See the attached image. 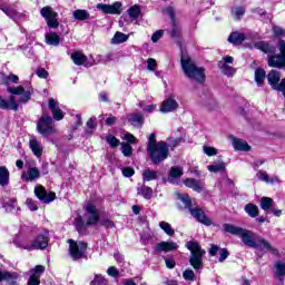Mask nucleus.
Instances as JSON below:
<instances>
[{
    "mask_svg": "<svg viewBox=\"0 0 285 285\" xmlns=\"http://www.w3.org/2000/svg\"><path fill=\"white\" fill-rule=\"evenodd\" d=\"M50 242V232L45 229L33 240H30V236L18 237L13 240L17 248H23L24 250H45L48 248Z\"/></svg>",
    "mask_w": 285,
    "mask_h": 285,
    "instance_id": "nucleus-1",
    "label": "nucleus"
},
{
    "mask_svg": "<svg viewBox=\"0 0 285 285\" xmlns=\"http://www.w3.org/2000/svg\"><path fill=\"white\" fill-rule=\"evenodd\" d=\"M181 68L185 77L196 81L197 83H204L206 81V69L203 67H197L195 60L187 53H181Z\"/></svg>",
    "mask_w": 285,
    "mask_h": 285,
    "instance_id": "nucleus-2",
    "label": "nucleus"
},
{
    "mask_svg": "<svg viewBox=\"0 0 285 285\" xmlns=\"http://www.w3.org/2000/svg\"><path fill=\"white\" fill-rule=\"evenodd\" d=\"M85 210L86 213L83 217L78 216L75 222V226L78 233H83L87 226H97V224H99V210H97L95 205L88 203L85 206Z\"/></svg>",
    "mask_w": 285,
    "mask_h": 285,
    "instance_id": "nucleus-3",
    "label": "nucleus"
},
{
    "mask_svg": "<svg viewBox=\"0 0 285 285\" xmlns=\"http://www.w3.org/2000/svg\"><path fill=\"white\" fill-rule=\"evenodd\" d=\"M238 237H240L243 244L249 248H261V250H269L271 253H275V249L273 246H271V243L259 236H256L255 233L248 229L243 228Z\"/></svg>",
    "mask_w": 285,
    "mask_h": 285,
    "instance_id": "nucleus-4",
    "label": "nucleus"
},
{
    "mask_svg": "<svg viewBox=\"0 0 285 285\" xmlns=\"http://www.w3.org/2000/svg\"><path fill=\"white\" fill-rule=\"evenodd\" d=\"M186 247L190 250L189 264L196 271L204 268V255L206 252L202 249V246L197 242H187Z\"/></svg>",
    "mask_w": 285,
    "mask_h": 285,
    "instance_id": "nucleus-5",
    "label": "nucleus"
},
{
    "mask_svg": "<svg viewBox=\"0 0 285 285\" xmlns=\"http://www.w3.org/2000/svg\"><path fill=\"white\" fill-rule=\"evenodd\" d=\"M147 153L153 164H161L168 159V145L164 141H158L157 145H147Z\"/></svg>",
    "mask_w": 285,
    "mask_h": 285,
    "instance_id": "nucleus-6",
    "label": "nucleus"
},
{
    "mask_svg": "<svg viewBox=\"0 0 285 285\" xmlns=\"http://www.w3.org/2000/svg\"><path fill=\"white\" fill-rule=\"evenodd\" d=\"M37 132L42 137H50L57 132L52 117L43 115L37 122Z\"/></svg>",
    "mask_w": 285,
    "mask_h": 285,
    "instance_id": "nucleus-7",
    "label": "nucleus"
},
{
    "mask_svg": "<svg viewBox=\"0 0 285 285\" xmlns=\"http://www.w3.org/2000/svg\"><path fill=\"white\" fill-rule=\"evenodd\" d=\"M279 55L268 57L267 63L271 68H285V41L279 40L277 43Z\"/></svg>",
    "mask_w": 285,
    "mask_h": 285,
    "instance_id": "nucleus-8",
    "label": "nucleus"
},
{
    "mask_svg": "<svg viewBox=\"0 0 285 285\" xmlns=\"http://www.w3.org/2000/svg\"><path fill=\"white\" fill-rule=\"evenodd\" d=\"M69 244V253L72 259H81L83 255H86V250L88 248V244L85 242H75L72 239L68 240Z\"/></svg>",
    "mask_w": 285,
    "mask_h": 285,
    "instance_id": "nucleus-9",
    "label": "nucleus"
},
{
    "mask_svg": "<svg viewBox=\"0 0 285 285\" xmlns=\"http://www.w3.org/2000/svg\"><path fill=\"white\" fill-rule=\"evenodd\" d=\"M41 17L47 21L49 28H59V21L57 20V11L52 10V7L47 6L40 10Z\"/></svg>",
    "mask_w": 285,
    "mask_h": 285,
    "instance_id": "nucleus-10",
    "label": "nucleus"
},
{
    "mask_svg": "<svg viewBox=\"0 0 285 285\" xmlns=\"http://www.w3.org/2000/svg\"><path fill=\"white\" fill-rule=\"evenodd\" d=\"M279 79H282V75L277 70H271L267 75L269 86H272L273 90H277V92L283 90L285 87V78H283L281 82Z\"/></svg>",
    "mask_w": 285,
    "mask_h": 285,
    "instance_id": "nucleus-11",
    "label": "nucleus"
},
{
    "mask_svg": "<svg viewBox=\"0 0 285 285\" xmlns=\"http://www.w3.org/2000/svg\"><path fill=\"white\" fill-rule=\"evenodd\" d=\"M233 61H235V59L232 56H225L218 61V68L222 70L223 75H226V77H234L235 72H237L236 68L229 66Z\"/></svg>",
    "mask_w": 285,
    "mask_h": 285,
    "instance_id": "nucleus-12",
    "label": "nucleus"
},
{
    "mask_svg": "<svg viewBox=\"0 0 285 285\" xmlns=\"http://www.w3.org/2000/svg\"><path fill=\"white\" fill-rule=\"evenodd\" d=\"M7 92H10V95H21V104H28V101H30V97H32V90H26L23 86L8 87Z\"/></svg>",
    "mask_w": 285,
    "mask_h": 285,
    "instance_id": "nucleus-13",
    "label": "nucleus"
},
{
    "mask_svg": "<svg viewBox=\"0 0 285 285\" xmlns=\"http://www.w3.org/2000/svg\"><path fill=\"white\" fill-rule=\"evenodd\" d=\"M35 195L40 199V202H43V204H50V202H55L56 194L53 191H46V188L43 186H37L35 188Z\"/></svg>",
    "mask_w": 285,
    "mask_h": 285,
    "instance_id": "nucleus-14",
    "label": "nucleus"
},
{
    "mask_svg": "<svg viewBox=\"0 0 285 285\" xmlns=\"http://www.w3.org/2000/svg\"><path fill=\"white\" fill-rule=\"evenodd\" d=\"M96 8L105 14H121V2H115L114 4L98 3Z\"/></svg>",
    "mask_w": 285,
    "mask_h": 285,
    "instance_id": "nucleus-15",
    "label": "nucleus"
},
{
    "mask_svg": "<svg viewBox=\"0 0 285 285\" xmlns=\"http://www.w3.org/2000/svg\"><path fill=\"white\" fill-rule=\"evenodd\" d=\"M189 213L191 217H195L199 224H204V226H213V220L206 216V214L202 210V208H189Z\"/></svg>",
    "mask_w": 285,
    "mask_h": 285,
    "instance_id": "nucleus-16",
    "label": "nucleus"
},
{
    "mask_svg": "<svg viewBox=\"0 0 285 285\" xmlns=\"http://www.w3.org/2000/svg\"><path fill=\"white\" fill-rule=\"evenodd\" d=\"M177 248H179V245L173 240H163L155 246L156 253H173Z\"/></svg>",
    "mask_w": 285,
    "mask_h": 285,
    "instance_id": "nucleus-17",
    "label": "nucleus"
},
{
    "mask_svg": "<svg viewBox=\"0 0 285 285\" xmlns=\"http://www.w3.org/2000/svg\"><path fill=\"white\" fill-rule=\"evenodd\" d=\"M29 148L31 153L39 159L43 155V144L37 139V136H30L29 138Z\"/></svg>",
    "mask_w": 285,
    "mask_h": 285,
    "instance_id": "nucleus-18",
    "label": "nucleus"
},
{
    "mask_svg": "<svg viewBox=\"0 0 285 285\" xmlns=\"http://www.w3.org/2000/svg\"><path fill=\"white\" fill-rule=\"evenodd\" d=\"M0 108L1 110H19V102L17 97L10 96L8 100L0 96Z\"/></svg>",
    "mask_w": 285,
    "mask_h": 285,
    "instance_id": "nucleus-19",
    "label": "nucleus"
},
{
    "mask_svg": "<svg viewBox=\"0 0 285 285\" xmlns=\"http://www.w3.org/2000/svg\"><path fill=\"white\" fill-rule=\"evenodd\" d=\"M41 177V171L37 167H29L21 174L22 181H37Z\"/></svg>",
    "mask_w": 285,
    "mask_h": 285,
    "instance_id": "nucleus-20",
    "label": "nucleus"
},
{
    "mask_svg": "<svg viewBox=\"0 0 285 285\" xmlns=\"http://www.w3.org/2000/svg\"><path fill=\"white\" fill-rule=\"evenodd\" d=\"M49 109L51 110V115L55 121H61L63 119V111L59 108V102L55 100V98H50L48 102Z\"/></svg>",
    "mask_w": 285,
    "mask_h": 285,
    "instance_id": "nucleus-21",
    "label": "nucleus"
},
{
    "mask_svg": "<svg viewBox=\"0 0 285 285\" xmlns=\"http://www.w3.org/2000/svg\"><path fill=\"white\" fill-rule=\"evenodd\" d=\"M179 108V104L173 97H169L160 105V112H175Z\"/></svg>",
    "mask_w": 285,
    "mask_h": 285,
    "instance_id": "nucleus-22",
    "label": "nucleus"
},
{
    "mask_svg": "<svg viewBox=\"0 0 285 285\" xmlns=\"http://www.w3.org/2000/svg\"><path fill=\"white\" fill-rule=\"evenodd\" d=\"M256 177L259 181H264L265 184H279V177L269 176L268 173L264 170L257 171Z\"/></svg>",
    "mask_w": 285,
    "mask_h": 285,
    "instance_id": "nucleus-23",
    "label": "nucleus"
},
{
    "mask_svg": "<svg viewBox=\"0 0 285 285\" xmlns=\"http://www.w3.org/2000/svg\"><path fill=\"white\" fill-rule=\"evenodd\" d=\"M183 184L187 188H193L195 190V193H202V190H204V184H202V181H199L195 178H186L183 180Z\"/></svg>",
    "mask_w": 285,
    "mask_h": 285,
    "instance_id": "nucleus-24",
    "label": "nucleus"
},
{
    "mask_svg": "<svg viewBox=\"0 0 285 285\" xmlns=\"http://www.w3.org/2000/svg\"><path fill=\"white\" fill-rule=\"evenodd\" d=\"M184 175V168L174 166L169 169L168 181L169 184H177V179Z\"/></svg>",
    "mask_w": 285,
    "mask_h": 285,
    "instance_id": "nucleus-25",
    "label": "nucleus"
},
{
    "mask_svg": "<svg viewBox=\"0 0 285 285\" xmlns=\"http://www.w3.org/2000/svg\"><path fill=\"white\" fill-rule=\"evenodd\" d=\"M255 48H257V50H262L265 55H273L276 50L275 45L266 41L257 42Z\"/></svg>",
    "mask_w": 285,
    "mask_h": 285,
    "instance_id": "nucleus-26",
    "label": "nucleus"
},
{
    "mask_svg": "<svg viewBox=\"0 0 285 285\" xmlns=\"http://www.w3.org/2000/svg\"><path fill=\"white\" fill-rule=\"evenodd\" d=\"M245 40H246V36L237 31L232 32L230 36L228 37L229 43H234V46H239L244 43Z\"/></svg>",
    "mask_w": 285,
    "mask_h": 285,
    "instance_id": "nucleus-27",
    "label": "nucleus"
},
{
    "mask_svg": "<svg viewBox=\"0 0 285 285\" xmlns=\"http://www.w3.org/2000/svg\"><path fill=\"white\" fill-rule=\"evenodd\" d=\"M128 17L131 19V21H137L139 17L141 16V6L134 4L127 10Z\"/></svg>",
    "mask_w": 285,
    "mask_h": 285,
    "instance_id": "nucleus-28",
    "label": "nucleus"
},
{
    "mask_svg": "<svg viewBox=\"0 0 285 285\" xmlns=\"http://www.w3.org/2000/svg\"><path fill=\"white\" fill-rule=\"evenodd\" d=\"M10 184V170L8 167L1 166L0 167V186H8Z\"/></svg>",
    "mask_w": 285,
    "mask_h": 285,
    "instance_id": "nucleus-29",
    "label": "nucleus"
},
{
    "mask_svg": "<svg viewBox=\"0 0 285 285\" xmlns=\"http://www.w3.org/2000/svg\"><path fill=\"white\" fill-rule=\"evenodd\" d=\"M233 147L235 148V150H243L245 153L250 150V145L248 142H246V140H243L239 138H235L233 140Z\"/></svg>",
    "mask_w": 285,
    "mask_h": 285,
    "instance_id": "nucleus-30",
    "label": "nucleus"
},
{
    "mask_svg": "<svg viewBox=\"0 0 285 285\" xmlns=\"http://www.w3.org/2000/svg\"><path fill=\"white\" fill-rule=\"evenodd\" d=\"M255 82L257 83L258 88H262L264 86V81L266 79V70L262 68H257L254 73Z\"/></svg>",
    "mask_w": 285,
    "mask_h": 285,
    "instance_id": "nucleus-31",
    "label": "nucleus"
},
{
    "mask_svg": "<svg viewBox=\"0 0 285 285\" xmlns=\"http://www.w3.org/2000/svg\"><path fill=\"white\" fill-rule=\"evenodd\" d=\"M71 61H73L76 66H83V63L88 61V57H86L81 51H76L71 55Z\"/></svg>",
    "mask_w": 285,
    "mask_h": 285,
    "instance_id": "nucleus-32",
    "label": "nucleus"
},
{
    "mask_svg": "<svg viewBox=\"0 0 285 285\" xmlns=\"http://www.w3.org/2000/svg\"><path fill=\"white\" fill-rule=\"evenodd\" d=\"M45 39L48 46H59L61 43V38L56 32L47 33Z\"/></svg>",
    "mask_w": 285,
    "mask_h": 285,
    "instance_id": "nucleus-33",
    "label": "nucleus"
},
{
    "mask_svg": "<svg viewBox=\"0 0 285 285\" xmlns=\"http://www.w3.org/2000/svg\"><path fill=\"white\" fill-rule=\"evenodd\" d=\"M223 229L225 233H229V235H236L237 237H239V235H242V230H244V228L232 224H224Z\"/></svg>",
    "mask_w": 285,
    "mask_h": 285,
    "instance_id": "nucleus-34",
    "label": "nucleus"
},
{
    "mask_svg": "<svg viewBox=\"0 0 285 285\" xmlns=\"http://www.w3.org/2000/svg\"><path fill=\"white\" fill-rule=\"evenodd\" d=\"M207 169L209 173H226V164L224 161L214 163L208 165Z\"/></svg>",
    "mask_w": 285,
    "mask_h": 285,
    "instance_id": "nucleus-35",
    "label": "nucleus"
},
{
    "mask_svg": "<svg viewBox=\"0 0 285 285\" xmlns=\"http://www.w3.org/2000/svg\"><path fill=\"white\" fill-rule=\"evenodd\" d=\"M129 36L122 32L117 31L114 36V38L111 39V43L114 46H117L119 43H126V41H128Z\"/></svg>",
    "mask_w": 285,
    "mask_h": 285,
    "instance_id": "nucleus-36",
    "label": "nucleus"
},
{
    "mask_svg": "<svg viewBox=\"0 0 285 285\" xmlns=\"http://www.w3.org/2000/svg\"><path fill=\"white\" fill-rule=\"evenodd\" d=\"M158 173L150 169H144L142 170V181H155L158 177Z\"/></svg>",
    "mask_w": 285,
    "mask_h": 285,
    "instance_id": "nucleus-37",
    "label": "nucleus"
},
{
    "mask_svg": "<svg viewBox=\"0 0 285 285\" xmlns=\"http://www.w3.org/2000/svg\"><path fill=\"white\" fill-rule=\"evenodd\" d=\"M19 275L17 273H10L6 271H0V282H14Z\"/></svg>",
    "mask_w": 285,
    "mask_h": 285,
    "instance_id": "nucleus-38",
    "label": "nucleus"
},
{
    "mask_svg": "<svg viewBox=\"0 0 285 285\" xmlns=\"http://www.w3.org/2000/svg\"><path fill=\"white\" fill-rule=\"evenodd\" d=\"M128 121L131 126H141V124H144V116L139 114H131L128 116Z\"/></svg>",
    "mask_w": 285,
    "mask_h": 285,
    "instance_id": "nucleus-39",
    "label": "nucleus"
},
{
    "mask_svg": "<svg viewBox=\"0 0 285 285\" xmlns=\"http://www.w3.org/2000/svg\"><path fill=\"white\" fill-rule=\"evenodd\" d=\"M159 228H161L164 233L168 235V237H173L175 235V229L173 228V225H170V223L168 222L161 220L159 223Z\"/></svg>",
    "mask_w": 285,
    "mask_h": 285,
    "instance_id": "nucleus-40",
    "label": "nucleus"
},
{
    "mask_svg": "<svg viewBox=\"0 0 285 285\" xmlns=\"http://www.w3.org/2000/svg\"><path fill=\"white\" fill-rule=\"evenodd\" d=\"M72 14H73V19H76L77 21H86V19L90 17V13L83 9H78L73 11Z\"/></svg>",
    "mask_w": 285,
    "mask_h": 285,
    "instance_id": "nucleus-41",
    "label": "nucleus"
},
{
    "mask_svg": "<svg viewBox=\"0 0 285 285\" xmlns=\"http://www.w3.org/2000/svg\"><path fill=\"white\" fill-rule=\"evenodd\" d=\"M246 14V9L244 7H233L232 8V17L236 20L239 21L242 17Z\"/></svg>",
    "mask_w": 285,
    "mask_h": 285,
    "instance_id": "nucleus-42",
    "label": "nucleus"
},
{
    "mask_svg": "<svg viewBox=\"0 0 285 285\" xmlns=\"http://www.w3.org/2000/svg\"><path fill=\"white\" fill-rule=\"evenodd\" d=\"M245 213H247L249 217H257L259 215V208L257 205L249 203L245 206Z\"/></svg>",
    "mask_w": 285,
    "mask_h": 285,
    "instance_id": "nucleus-43",
    "label": "nucleus"
},
{
    "mask_svg": "<svg viewBox=\"0 0 285 285\" xmlns=\"http://www.w3.org/2000/svg\"><path fill=\"white\" fill-rule=\"evenodd\" d=\"M4 14L7 17H10V19H13V21H19V19H21L23 17L22 13H20L19 11H17L16 9H4L3 10Z\"/></svg>",
    "mask_w": 285,
    "mask_h": 285,
    "instance_id": "nucleus-44",
    "label": "nucleus"
},
{
    "mask_svg": "<svg viewBox=\"0 0 285 285\" xmlns=\"http://www.w3.org/2000/svg\"><path fill=\"white\" fill-rule=\"evenodd\" d=\"M276 268V276L281 279V282H284V275H285V263L277 262L275 264Z\"/></svg>",
    "mask_w": 285,
    "mask_h": 285,
    "instance_id": "nucleus-45",
    "label": "nucleus"
},
{
    "mask_svg": "<svg viewBox=\"0 0 285 285\" xmlns=\"http://www.w3.org/2000/svg\"><path fill=\"white\" fill-rule=\"evenodd\" d=\"M138 195H141L145 199H150L153 197V188L144 185L138 189Z\"/></svg>",
    "mask_w": 285,
    "mask_h": 285,
    "instance_id": "nucleus-46",
    "label": "nucleus"
},
{
    "mask_svg": "<svg viewBox=\"0 0 285 285\" xmlns=\"http://www.w3.org/2000/svg\"><path fill=\"white\" fill-rule=\"evenodd\" d=\"M261 208L263 210H271V208H273V198L263 197L261 199Z\"/></svg>",
    "mask_w": 285,
    "mask_h": 285,
    "instance_id": "nucleus-47",
    "label": "nucleus"
},
{
    "mask_svg": "<svg viewBox=\"0 0 285 285\" xmlns=\"http://www.w3.org/2000/svg\"><path fill=\"white\" fill-rule=\"evenodd\" d=\"M16 204H17V199L10 198L7 202L4 200L3 207L8 213H13V210H17V206H14Z\"/></svg>",
    "mask_w": 285,
    "mask_h": 285,
    "instance_id": "nucleus-48",
    "label": "nucleus"
},
{
    "mask_svg": "<svg viewBox=\"0 0 285 285\" xmlns=\"http://www.w3.org/2000/svg\"><path fill=\"white\" fill-rule=\"evenodd\" d=\"M177 197L180 199V202H183V204H185V208H191L193 202L190 200V196L187 194H178Z\"/></svg>",
    "mask_w": 285,
    "mask_h": 285,
    "instance_id": "nucleus-49",
    "label": "nucleus"
},
{
    "mask_svg": "<svg viewBox=\"0 0 285 285\" xmlns=\"http://www.w3.org/2000/svg\"><path fill=\"white\" fill-rule=\"evenodd\" d=\"M205 107L207 108V110H217L219 108V104L217 102V100L212 98L205 102Z\"/></svg>",
    "mask_w": 285,
    "mask_h": 285,
    "instance_id": "nucleus-50",
    "label": "nucleus"
},
{
    "mask_svg": "<svg viewBox=\"0 0 285 285\" xmlns=\"http://www.w3.org/2000/svg\"><path fill=\"white\" fill-rule=\"evenodd\" d=\"M203 153H205V155H207V157H215V155H217V149L215 147L204 145Z\"/></svg>",
    "mask_w": 285,
    "mask_h": 285,
    "instance_id": "nucleus-51",
    "label": "nucleus"
},
{
    "mask_svg": "<svg viewBox=\"0 0 285 285\" xmlns=\"http://www.w3.org/2000/svg\"><path fill=\"white\" fill-rule=\"evenodd\" d=\"M91 285H108V281L104 276L96 274Z\"/></svg>",
    "mask_w": 285,
    "mask_h": 285,
    "instance_id": "nucleus-52",
    "label": "nucleus"
},
{
    "mask_svg": "<svg viewBox=\"0 0 285 285\" xmlns=\"http://www.w3.org/2000/svg\"><path fill=\"white\" fill-rule=\"evenodd\" d=\"M45 272L46 267H43V265H38L29 271V275H39L41 277V274H43Z\"/></svg>",
    "mask_w": 285,
    "mask_h": 285,
    "instance_id": "nucleus-53",
    "label": "nucleus"
},
{
    "mask_svg": "<svg viewBox=\"0 0 285 285\" xmlns=\"http://www.w3.org/2000/svg\"><path fill=\"white\" fill-rule=\"evenodd\" d=\"M41 276L37 274H30L28 285H39L41 284Z\"/></svg>",
    "mask_w": 285,
    "mask_h": 285,
    "instance_id": "nucleus-54",
    "label": "nucleus"
},
{
    "mask_svg": "<svg viewBox=\"0 0 285 285\" xmlns=\"http://www.w3.org/2000/svg\"><path fill=\"white\" fill-rule=\"evenodd\" d=\"M121 148H122V155L125 157H130V155H132V146H130L129 144L122 142Z\"/></svg>",
    "mask_w": 285,
    "mask_h": 285,
    "instance_id": "nucleus-55",
    "label": "nucleus"
},
{
    "mask_svg": "<svg viewBox=\"0 0 285 285\" xmlns=\"http://www.w3.org/2000/svg\"><path fill=\"white\" fill-rule=\"evenodd\" d=\"M147 70H150L151 72L157 70V60H155V58L147 59Z\"/></svg>",
    "mask_w": 285,
    "mask_h": 285,
    "instance_id": "nucleus-56",
    "label": "nucleus"
},
{
    "mask_svg": "<svg viewBox=\"0 0 285 285\" xmlns=\"http://www.w3.org/2000/svg\"><path fill=\"white\" fill-rule=\"evenodd\" d=\"M10 81L12 83H19V76L11 73L3 78V83H10Z\"/></svg>",
    "mask_w": 285,
    "mask_h": 285,
    "instance_id": "nucleus-57",
    "label": "nucleus"
},
{
    "mask_svg": "<svg viewBox=\"0 0 285 285\" xmlns=\"http://www.w3.org/2000/svg\"><path fill=\"white\" fill-rule=\"evenodd\" d=\"M183 277L184 279H186L187 282H193L195 279V272H193V269H186L183 273Z\"/></svg>",
    "mask_w": 285,
    "mask_h": 285,
    "instance_id": "nucleus-58",
    "label": "nucleus"
},
{
    "mask_svg": "<svg viewBox=\"0 0 285 285\" xmlns=\"http://www.w3.org/2000/svg\"><path fill=\"white\" fill-rule=\"evenodd\" d=\"M273 32L275 37H285V29L279 27V26H274L273 27Z\"/></svg>",
    "mask_w": 285,
    "mask_h": 285,
    "instance_id": "nucleus-59",
    "label": "nucleus"
},
{
    "mask_svg": "<svg viewBox=\"0 0 285 285\" xmlns=\"http://www.w3.org/2000/svg\"><path fill=\"white\" fill-rule=\"evenodd\" d=\"M107 142L111 148H117V146H119V139L115 136H107Z\"/></svg>",
    "mask_w": 285,
    "mask_h": 285,
    "instance_id": "nucleus-60",
    "label": "nucleus"
},
{
    "mask_svg": "<svg viewBox=\"0 0 285 285\" xmlns=\"http://www.w3.org/2000/svg\"><path fill=\"white\" fill-rule=\"evenodd\" d=\"M161 37H164V30H157L156 32L153 33L151 36V41L153 43H157V41H159V39H161Z\"/></svg>",
    "mask_w": 285,
    "mask_h": 285,
    "instance_id": "nucleus-61",
    "label": "nucleus"
},
{
    "mask_svg": "<svg viewBox=\"0 0 285 285\" xmlns=\"http://www.w3.org/2000/svg\"><path fill=\"white\" fill-rule=\"evenodd\" d=\"M107 275H109L110 277H119V269H117V267L115 266H110L107 269Z\"/></svg>",
    "mask_w": 285,
    "mask_h": 285,
    "instance_id": "nucleus-62",
    "label": "nucleus"
},
{
    "mask_svg": "<svg viewBox=\"0 0 285 285\" xmlns=\"http://www.w3.org/2000/svg\"><path fill=\"white\" fill-rule=\"evenodd\" d=\"M124 177H132L135 175V169L132 167L122 168Z\"/></svg>",
    "mask_w": 285,
    "mask_h": 285,
    "instance_id": "nucleus-63",
    "label": "nucleus"
},
{
    "mask_svg": "<svg viewBox=\"0 0 285 285\" xmlns=\"http://www.w3.org/2000/svg\"><path fill=\"white\" fill-rule=\"evenodd\" d=\"M218 253H219L218 262H224L225 259L228 258V249L223 248V249H219Z\"/></svg>",
    "mask_w": 285,
    "mask_h": 285,
    "instance_id": "nucleus-64",
    "label": "nucleus"
}]
</instances>
